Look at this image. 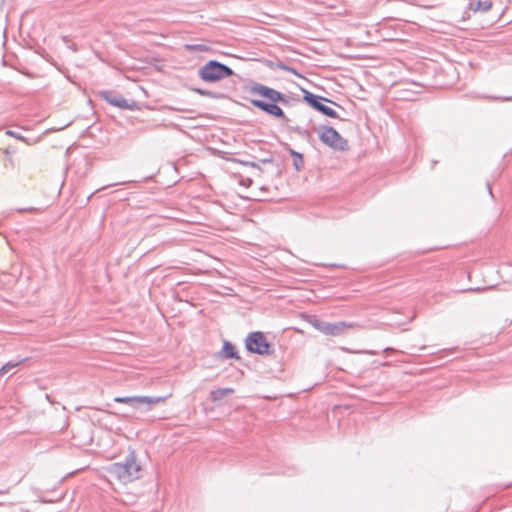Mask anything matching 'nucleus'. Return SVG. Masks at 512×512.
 <instances>
[{
  "label": "nucleus",
  "instance_id": "f257e3e1",
  "mask_svg": "<svg viewBox=\"0 0 512 512\" xmlns=\"http://www.w3.org/2000/svg\"><path fill=\"white\" fill-rule=\"evenodd\" d=\"M247 91L255 97L250 100L254 107L275 118L286 119L283 109L278 105V103H287L284 94L260 83L250 85Z\"/></svg>",
  "mask_w": 512,
  "mask_h": 512
},
{
  "label": "nucleus",
  "instance_id": "f03ea898",
  "mask_svg": "<svg viewBox=\"0 0 512 512\" xmlns=\"http://www.w3.org/2000/svg\"><path fill=\"white\" fill-rule=\"evenodd\" d=\"M140 470L141 467L133 454L124 463H113L109 467L110 474L122 483H128L139 478Z\"/></svg>",
  "mask_w": 512,
  "mask_h": 512
},
{
  "label": "nucleus",
  "instance_id": "7ed1b4c3",
  "mask_svg": "<svg viewBox=\"0 0 512 512\" xmlns=\"http://www.w3.org/2000/svg\"><path fill=\"white\" fill-rule=\"evenodd\" d=\"M198 75L205 82H217L233 75V71L228 66L212 60L199 69Z\"/></svg>",
  "mask_w": 512,
  "mask_h": 512
},
{
  "label": "nucleus",
  "instance_id": "20e7f679",
  "mask_svg": "<svg viewBox=\"0 0 512 512\" xmlns=\"http://www.w3.org/2000/svg\"><path fill=\"white\" fill-rule=\"evenodd\" d=\"M169 396H132V397H116L114 399L117 403L129 404L136 409H143L150 411L154 406L164 403Z\"/></svg>",
  "mask_w": 512,
  "mask_h": 512
},
{
  "label": "nucleus",
  "instance_id": "39448f33",
  "mask_svg": "<svg viewBox=\"0 0 512 512\" xmlns=\"http://www.w3.org/2000/svg\"><path fill=\"white\" fill-rule=\"evenodd\" d=\"M319 138L332 149L346 151L349 148L348 141L332 127H323L319 132Z\"/></svg>",
  "mask_w": 512,
  "mask_h": 512
},
{
  "label": "nucleus",
  "instance_id": "423d86ee",
  "mask_svg": "<svg viewBox=\"0 0 512 512\" xmlns=\"http://www.w3.org/2000/svg\"><path fill=\"white\" fill-rule=\"evenodd\" d=\"M246 347L250 352L256 354H270V344L262 332L250 333L246 339Z\"/></svg>",
  "mask_w": 512,
  "mask_h": 512
},
{
  "label": "nucleus",
  "instance_id": "0eeeda50",
  "mask_svg": "<svg viewBox=\"0 0 512 512\" xmlns=\"http://www.w3.org/2000/svg\"><path fill=\"white\" fill-rule=\"evenodd\" d=\"M313 326L326 335L339 336L342 335L347 328L352 325L346 322L329 323L321 320H315Z\"/></svg>",
  "mask_w": 512,
  "mask_h": 512
},
{
  "label": "nucleus",
  "instance_id": "6e6552de",
  "mask_svg": "<svg viewBox=\"0 0 512 512\" xmlns=\"http://www.w3.org/2000/svg\"><path fill=\"white\" fill-rule=\"evenodd\" d=\"M302 91L304 93V100L313 108L329 117H335L337 115L333 108L321 103V100H325L324 98L317 97L305 89H302Z\"/></svg>",
  "mask_w": 512,
  "mask_h": 512
},
{
  "label": "nucleus",
  "instance_id": "1a4fd4ad",
  "mask_svg": "<svg viewBox=\"0 0 512 512\" xmlns=\"http://www.w3.org/2000/svg\"><path fill=\"white\" fill-rule=\"evenodd\" d=\"M493 6L492 0H478L475 3L470 4V9L474 12H487Z\"/></svg>",
  "mask_w": 512,
  "mask_h": 512
},
{
  "label": "nucleus",
  "instance_id": "9d476101",
  "mask_svg": "<svg viewBox=\"0 0 512 512\" xmlns=\"http://www.w3.org/2000/svg\"><path fill=\"white\" fill-rule=\"evenodd\" d=\"M234 393L233 388H218L210 392V399L212 401H219L222 398Z\"/></svg>",
  "mask_w": 512,
  "mask_h": 512
},
{
  "label": "nucleus",
  "instance_id": "9b49d317",
  "mask_svg": "<svg viewBox=\"0 0 512 512\" xmlns=\"http://www.w3.org/2000/svg\"><path fill=\"white\" fill-rule=\"evenodd\" d=\"M221 353L226 359L237 357L234 346L228 341L224 342Z\"/></svg>",
  "mask_w": 512,
  "mask_h": 512
},
{
  "label": "nucleus",
  "instance_id": "f8f14e48",
  "mask_svg": "<svg viewBox=\"0 0 512 512\" xmlns=\"http://www.w3.org/2000/svg\"><path fill=\"white\" fill-rule=\"evenodd\" d=\"M109 103H111L113 106L123 108V109H132V105L128 103V101L121 97H113L108 99Z\"/></svg>",
  "mask_w": 512,
  "mask_h": 512
},
{
  "label": "nucleus",
  "instance_id": "ddd939ff",
  "mask_svg": "<svg viewBox=\"0 0 512 512\" xmlns=\"http://www.w3.org/2000/svg\"><path fill=\"white\" fill-rule=\"evenodd\" d=\"M22 361L19 362H8L0 368V377L10 372L12 369L16 368L21 364Z\"/></svg>",
  "mask_w": 512,
  "mask_h": 512
},
{
  "label": "nucleus",
  "instance_id": "4468645a",
  "mask_svg": "<svg viewBox=\"0 0 512 512\" xmlns=\"http://www.w3.org/2000/svg\"><path fill=\"white\" fill-rule=\"evenodd\" d=\"M278 68L281 69V70H284V71H288V72H291L293 73L294 75L298 76V77H301L302 78V75H300L298 72H296L293 68H290L288 66H285L283 64H280L278 65Z\"/></svg>",
  "mask_w": 512,
  "mask_h": 512
},
{
  "label": "nucleus",
  "instance_id": "2eb2a0df",
  "mask_svg": "<svg viewBox=\"0 0 512 512\" xmlns=\"http://www.w3.org/2000/svg\"><path fill=\"white\" fill-rule=\"evenodd\" d=\"M193 91L200 95H203V96L213 97L212 93L202 90V89H199V88H195V89H193Z\"/></svg>",
  "mask_w": 512,
  "mask_h": 512
},
{
  "label": "nucleus",
  "instance_id": "dca6fc26",
  "mask_svg": "<svg viewBox=\"0 0 512 512\" xmlns=\"http://www.w3.org/2000/svg\"><path fill=\"white\" fill-rule=\"evenodd\" d=\"M6 134H7V135H9V136L15 137V138H17V139H20V140H22V139H23V137H22V136H20V135L16 134V133H15V132H13V131H10V130H9V131H7V132H6Z\"/></svg>",
  "mask_w": 512,
  "mask_h": 512
},
{
  "label": "nucleus",
  "instance_id": "f3484780",
  "mask_svg": "<svg viewBox=\"0 0 512 512\" xmlns=\"http://www.w3.org/2000/svg\"><path fill=\"white\" fill-rule=\"evenodd\" d=\"M3 503L0 502V505H2Z\"/></svg>",
  "mask_w": 512,
  "mask_h": 512
}]
</instances>
